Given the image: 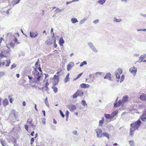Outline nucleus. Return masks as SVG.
<instances>
[{
  "instance_id": "obj_1",
  "label": "nucleus",
  "mask_w": 146,
  "mask_h": 146,
  "mask_svg": "<svg viewBox=\"0 0 146 146\" xmlns=\"http://www.w3.org/2000/svg\"><path fill=\"white\" fill-rule=\"evenodd\" d=\"M141 123V120L139 119L136 122L131 124L130 128L135 130H138L140 127Z\"/></svg>"
},
{
  "instance_id": "obj_2",
  "label": "nucleus",
  "mask_w": 146,
  "mask_h": 146,
  "mask_svg": "<svg viewBox=\"0 0 146 146\" xmlns=\"http://www.w3.org/2000/svg\"><path fill=\"white\" fill-rule=\"evenodd\" d=\"M84 94V92L82 91L77 90L76 92L72 95V97L74 99H75L78 96L82 97Z\"/></svg>"
},
{
  "instance_id": "obj_3",
  "label": "nucleus",
  "mask_w": 146,
  "mask_h": 146,
  "mask_svg": "<svg viewBox=\"0 0 146 146\" xmlns=\"http://www.w3.org/2000/svg\"><path fill=\"white\" fill-rule=\"evenodd\" d=\"M88 44L90 48L94 52L97 53L98 52V50L95 48L93 43L90 42L88 43Z\"/></svg>"
},
{
  "instance_id": "obj_4",
  "label": "nucleus",
  "mask_w": 146,
  "mask_h": 146,
  "mask_svg": "<svg viewBox=\"0 0 146 146\" xmlns=\"http://www.w3.org/2000/svg\"><path fill=\"white\" fill-rule=\"evenodd\" d=\"M95 131L97 137L99 138L101 137L102 134V129L100 128H97Z\"/></svg>"
},
{
  "instance_id": "obj_5",
  "label": "nucleus",
  "mask_w": 146,
  "mask_h": 146,
  "mask_svg": "<svg viewBox=\"0 0 146 146\" xmlns=\"http://www.w3.org/2000/svg\"><path fill=\"white\" fill-rule=\"evenodd\" d=\"M56 42V40L55 38H51L47 40L46 42L48 44L50 45L54 43H55Z\"/></svg>"
},
{
  "instance_id": "obj_6",
  "label": "nucleus",
  "mask_w": 146,
  "mask_h": 146,
  "mask_svg": "<svg viewBox=\"0 0 146 146\" xmlns=\"http://www.w3.org/2000/svg\"><path fill=\"white\" fill-rule=\"evenodd\" d=\"M38 35V33L37 32H30V37L32 38H35Z\"/></svg>"
},
{
  "instance_id": "obj_7",
  "label": "nucleus",
  "mask_w": 146,
  "mask_h": 146,
  "mask_svg": "<svg viewBox=\"0 0 146 146\" xmlns=\"http://www.w3.org/2000/svg\"><path fill=\"white\" fill-rule=\"evenodd\" d=\"M74 66V64L73 62H71L69 63L67 65V70L68 71H69Z\"/></svg>"
},
{
  "instance_id": "obj_8",
  "label": "nucleus",
  "mask_w": 146,
  "mask_h": 146,
  "mask_svg": "<svg viewBox=\"0 0 146 146\" xmlns=\"http://www.w3.org/2000/svg\"><path fill=\"white\" fill-rule=\"evenodd\" d=\"M129 71L131 73H134L135 74H134V75H135L137 72V68L135 67L131 68L129 69Z\"/></svg>"
},
{
  "instance_id": "obj_9",
  "label": "nucleus",
  "mask_w": 146,
  "mask_h": 146,
  "mask_svg": "<svg viewBox=\"0 0 146 146\" xmlns=\"http://www.w3.org/2000/svg\"><path fill=\"white\" fill-rule=\"evenodd\" d=\"M146 57V54H145L143 55H142L139 57V60L138 61L139 62H143V59H145Z\"/></svg>"
},
{
  "instance_id": "obj_10",
  "label": "nucleus",
  "mask_w": 146,
  "mask_h": 146,
  "mask_svg": "<svg viewBox=\"0 0 146 146\" xmlns=\"http://www.w3.org/2000/svg\"><path fill=\"white\" fill-rule=\"evenodd\" d=\"M9 115L10 116L12 117L13 119H16V117L15 115V110H12Z\"/></svg>"
},
{
  "instance_id": "obj_11",
  "label": "nucleus",
  "mask_w": 146,
  "mask_h": 146,
  "mask_svg": "<svg viewBox=\"0 0 146 146\" xmlns=\"http://www.w3.org/2000/svg\"><path fill=\"white\" fill-rule=\"evenodd\" d=\"M104 79H108L110 80H111V74L109 72L106 73V76L104 77Z\"/></svg>"
},
{
  "instance_id": "obj_12",
  "label": "nucleus",
  "mask_w": 146,
  "mask_h": 146,
  "mask_svg": "<svg viewBox=\"0 0 146 146\" xmlns=\"http://www.w3.org/2000/svg\"><path fill=\"white\" fill-rule=\"evenodd\" d=\"M122 102V100H119L118 102H115L114 103V107H117L119 106Z\"/></svg>"
},
{
  "instance_id": "obj_13",
  "label": "nucleus",
  "mask_w": 146,
  "mask_h": 146,
  "mask_svg": "<svg viewBox=\"0 0 146 146\" xmlns=\"http://www.w3.org/2000/svg\"><path fill=\"white\" fill-rule=\"evenodd\" d=\"M128 98V96L126 95L123 97L121 100L123 103H125L127 101Z\"/></svg>"
},
{
  "instance_id": "obj_14",
  "label": "nucleus",
  "mask_w": 146,
  "mask_h": 146,
  "mask_svg": "<svg viewBox=\"0 0 146 146\" xmlns=\"http://www.w3.org/2000/svg\"><path fill=\"white\" fill-rule=\"evenodd\" d=\"M80 86L82 88H89L90 87V86L88 84L82 83L80 85Z\"/></svg>"
},
{
  "instance_id": "obj_15",
  "label": "nucleus",
  "mask_w": 146,
  "mask_h": 146,
  "mask_svg": "<svg viewBox=\"0 0 146 146\" xmlns=\"http://www.w3.org/2000/svg\"><path fill=\"white\" fill-rule=\"evenodd\" d=\"M141 119L143 121H145L146 120V113L145 111H143V114L141 117Z\"/></svg>"
},
{
  "instance_id": "obj_16",
  "label": "nucleus",
  "mask_w": 146,
  "mask_h": 146,
  "mask_svg": "<svg viewBox=\"0 0 146 146\" xmlns=\"http://www.w3.org/2000/svg\"><path fill=\"white\" fill-rule=\"evenodd\" d=\"M53 79L54 80V81L53 82V84H54V85L55 86L57 84H58L59 81V78H53Z\"/></svg>"
},
{
  "instance_id": "obj_17",
  "label": "nucleus",
  "mask_w": 146,
  "mask_h": 146,
  "mask_svg": "<svg viewBox=\"0 0 146 146\" xmlns=\"http://www.w3.org/2000/svg\"><path fill=\"white\" fill-rule=\"evenodd\" d=\"M102 120H100L99 121V126L102 127L103 125V123L104 121V117H102Z\"/></svg>"
},
{
  "instance_id": "obj_18",
  "label": "nucleus",
  "mask_w": 146,
  "mask_h": 146,
  "mask_svg": "<svg viewBox=\"0 0 146 146\" xmlns=\"http://www.w3.org/2000/svg\"><path fill=\"white\" fill-rule=\"evenodd\" d=\"M64 43V41L63 40L62 37H61L60 39L59 40V44L61 46H62L63 44Z\"/></svg>"
},
{
  "instance_id": "obj_19",
  "label": "nucleus",
  "mask_w": 146,
  "mask_h": 146,
  "mask_svg": "<svg viewBox=\"0 0 146 146\" xmlns=\"http://www.w3.org/2000/svg\"><path fill=\"white\" fill-rule=\"evenodd\" d=\"M139 98H140V100H142L146 101V94L141 95L140 96Z\"/></svg>"
},
{
  "instance_id": "obj_20",
  "label": "nucleus",
  "mask_w": 146,
  "mask_h": 146,
  "mask_svg": "<svg viewBox=\"0 0 146 146\" xmlns=\"http://www.w3.org/2000/svg\"><path fill=\"white\" fill-rule=\"evenodd\" d=\"M76 109V106L74 105H71L69 108V109L70 111H73Z\"/></svg>"
},
{
  "instance_id": "obj_21",
  "label": "nucleus",
  "mask_w": 146,
  "mask_h": 146,
  "mask_svg": "<svg viewBox=\"0 0 146 146\" xmlns=\"http://www.w3.org/2000/svg\"><path fill=\"white\" fill-rule=\"evenodd\" d=\"M104 116L107 119H111L112 118V117H111V115L110 114H107L105 113L104 114Z\"/></svg>"
},
{
  "instance_id": "obj_22",
  "label": "nucleus",
  "mask_w": 146,
  "mask_h": 146,
  "mask_svg": "<svg viewBox=\"0 0 146 146\" xmlns=\"http://www.w3.org/2000/svg\"><path fill=\"white\" fill-rule=\"evenodd\" d=\"M20 0H13L12 1V3L13 4V6H14L16 4L19 3L20 2Z\"/></svg>"
},
{
  "instance_id": "obj_23",
  "label": "nucleus",
  "mask_w": 146,
  "mask_h": 146,
  "mask_svg": "<svg viewBox=\"0 0 146 146\" xmlns=\"http://www.w3.org/2000/svg\"><path fill=\"white\" fill-rule=\"evenodd\" d=\"M3 105L5 106H6L9 103L8 100L7 99H5L3 100Z\"/></svg>"
},
{
  "instance_id": "obj_24",
  "label": "nucleus",
  "mask_w": 146,
  "mask_h": 146,
  "mask_svg": "<svg viewBox=\"0 0 146 146\" xmlns=\"http://www.w3.org/2000/svg\"><path fill=\"white\" fill-rule=\"evenodd\" d=\"M71 21L72 23H75L77 22H78V21L77 19L75 18H72L71 19Z\"/></svg>"
},
{
  "instance_id": "obj_25",
  "label": "nucleus",
  "mask_w": 146,
  "mask_h": 146,
  "mask_svg": "<svg viewBox=\"0 0 146 146\" xmlns=\"http://www.w3.org/2000/svg\"><path fill=\"white\" fill-rule=\"evenodd\" d=\"M103 136L106 137L108 139H110V136L109 134L107 133L104 132L102 133Z\"/></svg>"
},
{
  "instance_id": "obj_26",
  "label": "nucleus",
  "mask_w": 146,
  "mask_h": 146,
  "mask_svg": "<svg viewBox=\"0 0 146 146\" xmlns=\"http://www.w3.org/2000/svg\"><path fill=\"white\" fill-rule=\"evenodd\" d=\"M135 131V130H133V129L130 128L129 132L130 135L131 136H133L134 134L133 132Z\"/></svg>"
},
{
  "instance_id": "obj_27",
  "label": "nucleus",
  "mask_w": 146,
  "mask_h": 146,
  "mask_svg": "<svg viewBox=\"0 0 146 146\" xmlns=\"http://www.w3.org/2000/svg\"><path fill=\"white\" fill-rule=\"evenodd\" d=\"M106 0H99L98 2L101 5L103 4L105 2Z\"/></svg>"
},
{
  "instance_id": "obj_28",
  "label": "nucleus",
  "mask_w": 146,
  "mask_h": 146,
  "mask_svg": "<svg viewBox=\"0 0 146 146\" xmlns=\"http://www.w3.org/2000/svg\"><path fill=\"white\" fill-rule=\"evenodd\" d=\"M129 145L131 146H134V142L133 140L130 141H129Z\"/></svg>"
},
{
  "instance_id": "obj_29",
  "label": "nucleus",
  "mask_w": 146,
  "mask_h": 146,
  "mask_svg": "<svg viewBox=\"0 0 146 146\" xmlns=\"http://www.w3.org/2000/svg\"><path fill=\"white\" fill-rule=\"evenodd\" d=\"M41 78V76L39 75V73L38 72L37 74V77L36 78V80L37 81H39L40 80Z\"/></svg>"
},
{
  "instance_id": "obj_30",
  "label": "nucleus",
  "mask_w": 146,
  "mask_h": 146,
  "mask_svg": "<svg viewBox=\"0 0 146 146\" xmlns=\"http://www.w3.org/2000/svg\"><path fill=\"white\" fill-rule=\"evenodd\" d=\"M62 10H62V9H60L59 8H57L56 9V10L54 11V12H56V13H58L59 12H62Z\"/></svg>"
},
{
  "instance_id": "obj_31",
  "label": "nucleus",
  "mask_w": 146,
  "mask_h": 146,
  "mask_svg": "<svg viewBox=\"0 0 146 146\" xmlns=\"http://www.w3.org/2000/svg\"><path fill=\"white\" fill-rule=\"evenodd\" d=\"M52 88L53 89V91H54V92L55 93H56L57 92V91H58V89H57V88L56 87H54V86H52Z\"/></svg>"
},
{
  "instance_id": "obj_32",
  "label": "nucleus",
  "mask_w": 146,
  "mask_h": 146,
  "mask_svg": "<svg viewBox=\"0 0 146 146\" xmlns=\"http://www.w3.org/2000/svg\"><path fill=\"white\" fill-rule=\"evenodd\" d=\"M87 64V62L85 61H84L83 62H82L80 65V66L82 67L84 65H86Z\"/></svg>"
},
{
  "instance_id": "obj_33",
  "label": "nucleus",
  "mask_w": 146,
  "mask_h": 146,
  "mask_svg": "<svg viewBox=\"0 0 146 146\" xmlns=\"http://www.w3.org/2000/svg\"><path fill=\"white\" fill-rule=\"evenodd\" d=\"M86 103V101L85 100H83L82 101L81 104L83 106H87V104Z\"/></svg>"
},
{
  "instance_id": "obj_34",
  "label": "nucleus",
  "mask_w": 146,
  "mask_h": 146,
  "mask_svg": "<svg viewBox=\"0 0 146 146\" xmlns=\"http://www.w3.org/2000/svg\"><path fill=\"white\" fill-rule=\"evenodd\" d=\"M113 21H114L116 22H120L121 21V20L120 19H117L116 18H115L114 19Z\"/></svg>"
},
{
  "instance_id": "obj_35",
  "label": "nucleus",
  "mask_w": 146,
  "mask_h": 146,
  "mask_svg": "<svg viewBox=\"0 0 146 146\" xmlns=\"http://www.w3.org/2000/svg\"><path fill=\"white\" fill-rule=\"evenodd\" d=\"M117 111H115L112 113V115H111V117H112V118L117 114Z\"/></svg>"
},
{
  "instance_id": "obj_36",
  "label": "nucleus",
  "mask_w": 146,
  "mask_h": 146,
  "mask_svg": "<svg viewBox=\"0 0 146 146\" xmlns=\"http://www.w3.org/2000/svg\"><path fill=\"white\" fill-rule=\"evenodd\" d=\"M59 111L61 116L62 117H64L65 116L64 114L63 113V112L61 110H60Z\"/></svg>"
},
{
  "instance_id": "obj_37",
  "label": "nucleus",
  "mask_w": 146,
  "mask_h": 146,
  "mask_svg": "<svg viewBox=\"0 0 146 146\" xmlns=\"http://www.w3.org/2000/svg\"><path fill=\"white\" fill-rule=\"evenodd\" d=\"M115 74L116 77V78L118 79H119L120 78V77L119 75L118 74V73L117 72H115Z\"/></svg>"
},
{
  "instance_id": "obj_38",
  "label": "nucleus",
  "mask_w": 146,
  "mask_h": 146,
  "mask_svg": "<svg viewBox=\"0 0 146 146\" xmlns=\"http://www.w3.org/2000/svg\"><path fill=\"white\" fill-rule=\"evenodd\" d=\"M7 62V64L6 65V66H9L10 64L11 63V61L10 60L6 61Z\"/></svg>"
},
{
  "instance_id": "obj_39",
  "label": "nucleus",
  "mask_w": 146,
  "mask_h": 146,
  "mask_svg": "<svg viewBox=\"0 0 146 146\" xmlns=\"http://www.w3.org/2000/svg\"><path fill=\"white\" fill-rule=\"evenodd\" d=\"M117 72H118V73H119L120 74H122L123 73L122 70L121 69H120V68H119V69H117Z\"/></svg>"
},
{
  "instance_id": "obj_40",
  "label": "nucleus",
  "mask_w": 146,
  "mask_h": 146,
  "mask_svg": "<svg viewBox=\"0 0 146 146\" xmlns=\"http://www.w3.org/2000/svg\"><path fill=\"white\" fill-rule=\"evenodd\" d=\"M70 78L66 76L65 78L64 79V82L65 83H66L69 80Z\"/></svg>"
},
{
  "instance_id": "obj_41",
  "label": "nucleus",
  "mask_w": 146,
  "mask_h": 146,
  "mask_svg": "<svg viewBox=\"0 0 146 146\" xmlns=\"http://www.w3.org/2000/svg\"><path fill=\"white\" fill-rule=\"evenodd\" d=\"M125 76L124 75H122L121 77L120 82H123L124 80Z\"/></svg>"
},
{
  "instance_id": "obj_42",
  "label": "nucleus",
  "mask_w": 146,
  "mask_h": 146,
  "mask_svg": "<svg viewBox=\"0 0 146 146\" xmlns=\"http://www.w3.org/2000/svg\"><path fill=\"white\" fill-rule=\"evenodd\" d=\"M32 122V120L30 119V118H29L28 119V120L27 121V123H29V124H31Z\"/></svg>"
},
{
  "instance_id": "obj_43",
  "label": "nucleus",
  "mask_w": 146,
  "mask_h": 146,
  "mask_svg": "<svg viewBox=\"0 0 146 146\" xmlns=\"http://www.w3.org/2000/svg\"><path fill=\"white\" fill-rule=\"evenodd\" d=\"M42 122L45 125L46 123L45 120L46 119L45 118H43L41 119Z\"/></svg>"
},
{
  "instance_id": "obj_44",
  "label": "nucleus",
  "mask_w": 146,
  "mask_h": 146,
  "mask_svg": "<svg viewBox=\"0 0 146 146\" xmlns=\"http://www.w3.org/2000/svg\"><path fill=\"white\" fill-rule=\"evenodd\" d=\"M35 139L34 137H32L31 138V143L30 144L31 145H32L33 144V143L34 142Z\"/></svg>"
},
{
  "instance_id": "obj_45",
  "label": "nucleus",
  "mask_w": 146,
  "mask_h": 146,
  "mask_svg": "<svg viewBox=\"0 0 146 146\" xmlns=\"http://www.w3.org/2000/svg\"><path fill=\"white\" fill-rule=\"evenodd\" d=\"M45 104L47 106H48V103L47 97H46L45 99Z\"/></svg>"
},
{
  "instance_id": "obj_46",
  "label": "nucleus",
  "mask_w": 146,
  "mask_h": 146,
  "mask_svg": "<svg viewBox=\"0 0 146 146\" xmlns=\"http://www.w3.org/2000/svg\"><path fill=\"white\" fill-rule=\"evenodd\" d=\"M69 112L67 110L65 113V114L66 117L68 118L69 114Z\"/></svg>"
},
{
  "instance_id": "obj_47",
  "label": "nucleus",
  "mask_w": 146,
  "mask_h": 146,
  "mask_svg": "<svg viewBox=\"0 0 146 146\" xmlns=\"http://www.w3.org/2000/svg\"><path fill=\"white\" fill-rule=\"evenodd\" d=\"M14 42H15V43H17L18 44H19L20 43V42H18L17 39V38H15V37L14 38Z\"/></svg>"
},
{
  "instance_id": "obj_48",
  "label": "nucleus",
  "mask_w": 146,
  "mask_h": 146,
  "mask_svg": "<svg viewBox=\"0 0 146 146\" xmlns=\"http://www.w3.org/2000/svg\"><path fill=\"white\" fill-rule=\"evenodd\" d=\"M98 74H96V73L95 74L94 76H93V78L95 79L96 78H98Z\"/></svg>"
},
{
  "instance_id": "obj_49",
  "label": "nucleus",
  "mask_w": 146,
  "mask_h": 146,
  "mask_svg": "<svg viewBox=\"0 0 146 146\" xmlns=\"http://www.w3.org/2000/svg\"><path fill=\"white\" fill-rule=\"evenodd\" d=\"M16 66V65L15 64H13L11 66V69H13V68H15Z\"/></svg>"
},
{
  "instance_id": "obj_50",
  "label": "nucleus",
  "mask_w": 146,
  "mask_h": 146,
  "mask_svg": "<svg viewBox=\"0 0 146 146\" xmlns=\"http://www.w3.org/2000/svg\"><path fill=\"white\" fill-rule=\"evenodd\" d=\"M39 61V59H38L35 64V67L37 68L38 67Z\"/></svg>"
},
{
  "instance_id": "obj_51",
  "label": "nucleus",
  "mask_w": 146,
  "mask_h": 146,
  "mask_svg": "<svg viewBox=\"0 0 146 146\" xmlns=\"http://www.w3.org/2000/svg\"><path fill=\"white\" fill-rule=\"evenodd\" d=\"M99 21V20H98V19H97V20H95L93 22V23L95 24H96L97 23H98Z\"/></svg>"
},
{
  "instance_id": "obj_52",
  "label": "nucleus",
  "mask_w": 146,
  "mask_h": 146,
  "mask_svg": "<svg viewBox=\"0 0 146 146\" xmlns=\"http://www.w3.org/2000/svg\"><path fill=\"white\" fill-rule=\"evenodd\" d=\"M96 74H98V75H102V74H104L102 72H96Z\"/></svg>"
},
{
  "instance_id": "obj_53",
  "label": "nucleus",
  "mask_w": 146,
  "mask_h": 146,
  "mask_svg": "<svg viewBox=\"0 0 146 146\" xmlns=\"http://www.w3.org/2000/svg\"><path fill=\"white\" fill-rule=\"evenodd\" d=\"M5 74V73L3 72H0V77H1Z\"/></svg>"
},
{
  "instance_id": "obj_54",
  "label": "nucleus",
  "mask_w": 146,
  "mask_h": 146,
  "mask_svg": "<svg viewBox=\"0 0 146 146\" xmlns=\"http://www.w3.org/2000/svg\"><path fill=\"white\" fill-rule=\"evenodd\" d=\"M85 22V21H84L83 19L80 21V24H83Z\"/></svg>"
},
{
  "instance_id": "obj_55",
  "label": "nucleus",
  "mask_w": 146,
  "mask_h": 146,
  "mask_svg": "<svg viewBox=\"0 0 146 146\" xmlns=\"http://www.w3.org/2000/svg\"><path fill=\"white\" fill-rule=\"evenodd\" d=\"M73 133L76 135H78V134L77 133V131L76 130H75V131H73Z\"/></svg>"
},
{
  "instance_id": "obj_56",
  "label": "nucleus",
  "mask_w": 146,
  "mask_h": 146,
  "mask_svg": "<svg viewBox=\"0 0 146 146\" xmlns=\"http://www.w3.org/2000/svg\"><path fill=\"white\" fill-rule=\"evenodd\" d=\"M25 128L27 131H28V127L27 125H25Z\"/></svg>"
},
{
  "instance_id": "obj_57",
  "label": "nucleus",
  "mask_w": 146,
  "mask_h": 146,
  "mask_svg": "<svg viewBox=\"0 0 146 146\" xmlns=\"http://www.w3.org/2000/svg\"><path fill=\"white\" fill-rule=\"evenodd\" d=\"M45 91H48L49 90V88L47 86H45Z\"/></svg>"
},
{
  "instance_id": "obj_58",
  "label": "nucleus",
  "mask_w": 146,
  "mask_h": 146,
  "mask_svg": "<svg viewBox=\"0 0 146 146\" xmlns=\"http://www.w3.org/2000/svg\"><path fill=\"white\" fill-rule=\"evenodd\" d=\"M52 35L51 36V38H55V35H54V33H52Z\"/></svg>"
},
{
  "instance_id": "obj_59",
  "label": "nucleus",
  "mask_w": 146,
  "mask_h": 146,
  "mask_svg": "<svg viewBox=\"0 0 146 146\" xmlns=\"http://www.w3.org/2000/svg\"><path fill=\"white\" fill-rule=\"evenodd\" d=\"M28 77L29 79V80H31L33 78V77L32 76H30L29 75H28Z\"/></svg>"
},
{
  "instance_id": "obj_60",
  "label": "nucleus",
  "mask_w": 146,
  "mask_h": 146,
  "mask_svg": "<svg viewBox=\"0 0 146 146\" xmlns=\"http://www.w3.org/2000/svg\"><path fill=\"white\" fill-rule=\"evenodd\" d=\"M42 113H43L44 116V117H45V116H46V113H45V111L44 110H42Z\"/></svg>"
},
{
  "instance_id": "obj_61",
  "label": "nucleus",
  "mask_w": 146,
  "mask_h": 146,
  "mask_svg": "<svg viewBox=\"0 0 146 146\" xmlns=\"http://www.w3.org/2000/svg\"><path fill=\"white\" fill-rule=\"evenodd\" d=\"M5 57L4 55L2 53H0V57L3 58V57Z\"/></svg>"
},
{
  "instance_id": "obj_62",
  "label": "nucleus",
  "mask_w": 146,
  "mask_h": 146,
  "mask_svg": "<svg viewBox=\"0 0 146 146\" xmlns=\"http://www.w3.org/2000/svg\"><path fill=\"white\" fill-rule=\"evenodd\" d=\"M1 143L2 145L3 146H5V144L4 143V142L3 141H1Z\"/></svg>"
},
{
  "instance_id": "obj_63",
  "label": "nucleus",
  "mask_w": 146,
  "mask_h": 146,
  "mask_svg": "<svg viewBox=\"0 0 146 146\" xmlns=\"http://www.w3.org/2000/svg\"><path fill=\"white\" fill-rule=\"evenodd\" d=\"M38 69L40 72H42V70L40 66L38 67Z\"/></svg>"
},
{
  "instance_id": "obj_64",
  "label": "nucleus",
  "mask_w": 146,
  "mask_h": 146,
  "mask_svg": "<svg viewBox=\"0 0 146 146\" xmlns=\"http://www.w3.org/2000/svg\"><path fill=\"white\" fill-rule=\"evenodd\" d=\"M141 15L145 17H146V14H141Z\"/></svg>"
}]
</instances>
